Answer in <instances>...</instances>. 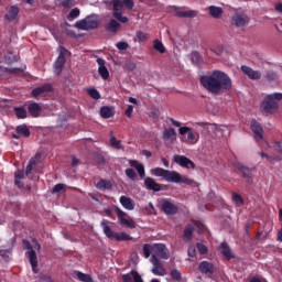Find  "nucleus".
<instances>
[{
    "instance_id": "nucleus-35",
    "label": "nucleus",
    "mask_w": 282,
    "mask_h": 282,
    "mask_svg": "<svg viewBox=\"0 0 282 282\" xmlns=\"http://www.w3.org/2000/svg\"><path fill=\"white\" fill-rule=\"evenodd\" d=\"M112 239H115V241H131L133 237H131L124 231H121V232H115V236Z\"/></svg>"
},
{
    "instance_id": "nucleus-40",
    "label": "nucleus",
    "mask_w": 282,
    "mask_h": 282,
    "mask_svg": "<svg viewBox=\"0 0 282 282\" xmlns=\"http://www.w3.org/2000/svg\"><path fill=\"white\" fill-rule=\"evenodd\" d=\"M17 133H19L20 135H23L24 138H30V129H28V126L22 124V126H18L15 128Z\"/></svg>"
},
{
    "instance_id": "nucleus-22",
    "label": "nucleus",
    "mask_w": 282,
    "mask_h": 282,
    "mask_svg": "<svg viewBox=\"0 0 282 282\" xmlns=\"http://www.w3.org/2000/svg\"><path fill=\"white\" fill-rule=\"evenodd\" d=\"M129 164L132 169H135L138 171V174L141 177V180H144V177H147V172L144 171V164L140 163L137 160H129Z\"/></svg>"
},
{
    "instance_id": "nucleus-56",
    "label": "nucleus",
    "mask_w": 282,
    "mask_h": 282,
    "mask_svg": "<svg viewBox=\"0 0 282 282\" xmlns=\"http://www.w3.org/2000/svg\"><path fill=\"white\" fill-rule=\"evenodd\" d=\"M116 47L120 50L121 52H124L126 50H129V43L127 42H118L116 44Z\"/></svg>"
},
{
    "instance_id": "nucleus-29",
    "label": "nucleus",
    "mask_w": 282,
    "mask_h": 282,
    "mask_svg": "<svg viewBox=\"0 0 282 282\" xmlns=\"http://www.w3.org/2000/svg\"><path fill=\"white\" fill-rule=\"evenodd\" d=\"M175 17H178V19H195V17H197V11L196 10L175 11Z\"/></svg>"
},
{
    "instance_id": "nucleus-49",
    "label": "nucleus",
    "mask_w": 282,
    "mask_h": 282,
    "mask_svg": "<svg viewBox=\"0 0 282 282\" xmlns=\"http://www.w3.org/2000/svg\"><path fill=\"white\" fill-rule=\"evenodd\" d=\"M137 39L139 43H144L145 41H149V34L142 31L137 32Z\"/></svg>"
},
{
    "instance_id": "nucleus-7",
    "label": "nucleus",
    "mask_w": 282,
    "mask_h": 282,
    "mask_svg": "<svg viewBox=\"0 0 282 282\" xmlns=\"http://www.w3.org/2000/svg\"><path fill=\"white\" fill-rule=\"evenodd\" d=\"M234 169H235L236 173H239V175H241V177L245 178L247 184H252V182L254 180V175H253L254 170L253 169H250V167L243 165V163H239V162L234 163Z\"/></svg>"
},
{
    "instance_id": "nucleus-11",
    "label": "nucleus",
    "mask_w": 282,
    "mask_h": 282,
    "mask_svg": "<svg viewBox=\"0 0 282 282\" xmlns=\"http://www.w3.org/2000/svg\"><path fill=\"white\" fill-rule=\"evenodd\" d=\"M115 213L121 226H127V228H135V221L133 220V218H130L129 215H127V213H124L122 209L116 207Z\"/></svg>"
},
{
    "instance_id": "nucleus-33",
    "label": "nucleus",
    "mask_w": 282,
    "mask_h": 282,
    "mask_svg": "<svg viewBox=\"0 0 282 282\" xmlns=\"http://www.w3.org/2000/svg\"><path fill=\"white\" fill-rule=\"evenodd\" d=\"M177 132L173 128L164 129L163 131V140H176Z\"/></svg>"
},
{
    "instance_id": "nucleus-10",
    "label": "nucleus",
    "mask_w": 282,
    "mask_h": 282,
    "mask_svg": "<svg viewBox=\"0 0 282 282\" xmlns=\"http://www.w3.org/2000/svg\"><path fill=\"white\" fill-rule=\"evenodd\" d=\"M152 257H159V259L167 260L171 257V251L164 243H153Z\"/></svg>"
},
{
    "instance_id": "nucleus-50",
    "label": "nucleus",
    "mask_w": 282,
    "mask_h": 282,
    "mask_svg": "<svg viewBox=\"0 0 282 282\" xmlns=\"http://www.w3.org/2000/svg\"><path fill=\"white\" fill-rule=\"evenodd\" d=\"M196 248H197L199 254H208V247H206V245H204L202 242H197Z\"/></svg>"
},
{
    "instance_id": "nucleus-26",
    "label": "nucleus",
    "mask_w": 282,
    "mask_h": 282,
    "mask_svg": "<svg viewBox=\"0 0 282 282\" xmlns=\"http://www.w3.org/2000/svg\"><path fill=\"white\" fill-rule=\"evenodd\" d=\"M119 202L126 210H134L135 209V203H133V199H131L127 196H120Z\"/></svg>"
},
{
    "instance_id": "nucleus-21",
    "label": "nucleus",
    "mask_w": 282,
    "mask_h": 282,
    "mask_svg": "<svg viewBox=\"0 0 282 282\" xmlns=\"http://www.w3.org/2000/svg\"><path fill=\"white\" fill-rule=\"evenodd\" d=\"M52 86L51 84H44L40 87H36L32 90V96L33 98H39V96H43V94H48V91H52Z\"/></svg>"
},
{
    "instance_id": "nucleus-13",
    "label": "nucleus",
    "mask_w": 282,
    "mask_h": 282,
    "mask_svg": "<svg viewBox=\"0 0 282 282\" xmlns=\"http://www.w3.org/2000/svg\"><path fill=\"white\" fill-rule=\"evenodd\" d=\"M173 162L183 169H195V163L184 155L175 154L173 156Z\"/></svg>"
},
{
    "instance_id": "nucleus-37",
    "label": "nucleus",
    "mask_w": 282,
    "mask_h": 282,
    "mask_svg": "<svg viewBox=\"0 0 282 282\" xmlns=\"http://www.w3.org/2000/svg\"><path fill=\"white\" fill-rule=\"evenodd\" d=\"M13 111L19 120H24V118H28V110L23 107H14Z\"/></svg>"
},
{
    "instance_id": "nucleus-4",
    "label": "nucleus",
    "mask_w": 282,
    "mask_h": 282,
    "mask_svg": "<svg viewBox=\"0 0 282 282\" xmlns=\"http://www.w3.org/2000/svg\"><path fill=\"white\" fill-rule=\"evenodd\" d=\"M282 100V93H273L267 95L260 105L262 112L268 115L276 113L279 111V102Z\"/></svg>"
},
{
    "instance_id": "nucleus-14",
    "label": "nucleus",
    "mask_w": 282,
    "mask_h": 282,
    "mask_svg": "<svg viewBox=\"0 0 282 282\" xmlns=\"http://www.w3.org/2000/svg\"><path fill=\"white\" fill-rule=\"evenodd\" d=\"M251 131L254 133L256 142H261L263 140V127L257 120L251 121Z\"/></svg>"
},
{
    "instance_id": "nucleus-46",
    "label": "nucleus",
    "mask_w": 282,
    "mask_h": 282,
    "mask_svg": "<svg viewBox=\"0 0 282 282\" xmlns=\"http://www.w3.org/2000/svg\"><path fill=\"white\" fill-rule=\"evenodd\" d=\"M87 94L93 100H100V93L96 88H88Z\"/></svg>"
},
{
    "instance_id": "nucleus-2",
    "label": "nucleus",
    "mask_w": 282,
    "mask_h": 282,
    "mask_svg": "<svg viewBox=\"0 0 282 282\" xmlns=\"http://www.w3.org/2000/svg\"><path fill=\"white\" fill-rule=\"evenodd\" d=\"M151 174L155 177H163L165 182H173L174 184H193V181L186 176H182L175 171L156 167L151 170Z\"/></svg>"
},
{
    "instance_id": "nucleus-3",
    "label": "nucleus",
    "mask_w": 282,
    "mask_h": 282,
    "mask_svg": "<svg viewBox=\"0 0 282 282\" xmlns=\"http://www.w3.org/2000/svg\"><path fill=\"white\" fill-rule=\"evenodd\" d=\"M107 6H112L113 17L120 23H127L129 18L122 15V8L126 10H133L135 3L133 0H107L105 1Z\"/></svg>"
},
{
    "instance_id": "nucleus-31",
    "label": "nucleus",
    "mask_w": 282,
    "mask_h": 282,
    "mask_svg": "<svg viewBox=\"0 0 282 282\" xmlns=\"http://www.w3.org/2000/svg\"><path fill=\"white\" fill-rule=\"evenodd\" d=\"M3 74H12L13 76H17L18 74H23L22 68H8L0 65V76H3Z\"/></svg>"
},
{
    "instance_id": "nucleus-62",
    "label": "nucleus",
    "mask_w": 282,
    "mask_h": 282,
    "mask_svg": "<svg viewBox=\"0 0 282 282\" xmlns=\"http://www.w3.org/2000/svg\"><path fill=\"white\" fill-rule=\"evenodd\" d=\"M170 122L173 124V127H182V123L173 118L170 119Z\"/></svg>"
},
{
    "instance_id": "nucleus-34",
    "label": "nucleus",
    "mask_w": 282,
    "mask_h": 282,
    "mask_svg": "<svg viewBox=\"0 0 282 282\" xmlns=\"http://www.w3.org/2000/svg\"><path fill=\"white\" fill-rule=\"evenodd\" d=\"M194 230H195V227L193 225H187L184 229L183 240H185L186 242L191 241V239H193Z\"/></svg>"
},
{
    "instance_id": "nucleus-27",
    "label": "nucleus",
    "mask_w": 282,
    "mask_h": 282,
    "mask_svg": "<svg viewBox=\"0 0 282 282\" xmlns=\"http://www.w3.org/2000/svg\"><path fill=\"white\" fill-rule=\"evenodd\" d=\"M248 23V18L243 14L236 13L232 17V24L236 25V28H243Z\"/></svg>"
},
{
    "instance_id": "nucleus-23",
    "label": "nucleus",
    "mask_w": 282,
    "mask_h": 282,
    "mask_svg": "<svg viewBox=\"0 0 282 282\" xmlns=\"http://www.w3.org/2000/svg\"><path fill=\"white\" fill-rule=\"evenodd\" d=\"M97 64L99 65L98 74L104 80L109 79V69L105 66V61L101 57L97 58Z\"/></svg>"
},
{
    "instance_id": "nucleus-52",
    "label": "nucleus",
    "mask_w": 282,
    "mask_h": 282,
    "mask_svg": "<svg viewBox=\"0 0 282 282\" xmlns=\"http://www.w3.org/2000/svg\"><path fill=\"white\" fill-rule=\"evenodd\" d=\"M78 17H80V9L78 8L73 9L68 14V19L70 20L78 19Z\"/></svg>"
},
{
    "instance_id": "nucleus-25",
    "label": "nucleus",
    "mask_w": 282,
    "mask_h": 282,
    "mask_svg": "<svg viewBox=\"0 0 282 282\" xmlns=\"http://www.w3.org/2000/svg\"><path fill=\"white\" fill-rule=\"evenodd\" d=\"M28 111L32 118H39L41 116V111H43V108H41V105L37 102H32L28 106Z\"/></svg>"
},
{
    "instance_id": "nucleus-54",
    "label": "nucleus",
    "mask_w": 282,
    "mask_h": 282,
    "mask_svg": "<svg viewBox=\"0 0 282 282\" xmlns=\"http://www.w3.org/2000/svg\"><path fill=\"white\" fill-rule=\"evenodd\" d=\"M61 6L62 8H74L76 2L74 0H63Z\"/></svg>"
},
{
    "instance_id": "nucleus-20",
    "label": "nucleus",
    "mask_w": 282,
    "mask_h": 282,
    "mask_svg": "<svg viewBox=\"0 0 282 282\" xmlns=\"http://www.w3.org/2000/svg\"><path fill=\"white\" fill-rule=\"evenodd\" d=\"M20 9L17 6H11L4 15V19L9 22L17 21L19 19Z\"/></svg>"
},
{
    "instance_id": "nucleus-45",
    "label": "nucleus",
    "mask_w": 282,
    "mask_h": 282,
    "mask_svg": "<svg viewBox=\"0 0 282 282\" xmlns=\"http://www.w3.org/2000/svg\"><path fill=\"white\" fill-rule=\"evenodd\" d=\"M151 253H153V245H149V243L143 245L144 258L149 259V257H151Z\"/></svg>"
},
{
    "instance_id": "nucleus-42",
    "label": "nucleus",
    "mask_w": 282,
    "mask_h": 282,
    "mask_svg": "<svg viewBox=\"0 0 282 282\" xmlns=\"http://www.w3.org/2000/svg\"><path fill=\"white\" fill-rule=\"evenodd\" d=\"M231 199L236 206H243L245 204L243 197L240 194H237L236 192L232 193Z\"/></svg>"
},
{
    "instance_id": "nucleus-5",
    "label": "nucleus",
    "mask_w": 282,
    "mask_h": 282,
    "mask_svg": "<svg viewBox=\"0 0 282 282\" xmlns=\"http://www.w3.org/2000/svg\"><path fill=\"white\" fill-rule=\"evenodd\" d=\"M178 133L182 135V142H185V144H197L199 142V132L193 131V128L181 127Z\"/></svg>"
},
{
    "instance_id": "nucleus-30",
    "label": "nucleus",
    "mask_w": 282,
    "mask_h": 282,
    "mask_svg": "<svg viewBox=\"0 0 282 282\" xmlns=\"http://www.w3.org/2000/svg\"><path fill=\"white\" fill-rule=\"evenodd\" d=\"M208 10L213 19H221V15L224 14V10L220 7L209 6Z\"/></svg>"
},
{
    "instance_id": "nucleus-12",
    "label": "nucleus",
    "mask_w": 282,
    "mask_h": 282,
    "mask_svg": "<svg viewBox=\"0 0 282 282\" xmlns=\"http://www.w3.org/2000/svg\"><path fill=\"white\" fill-rule=\"evenodd\" d=\"M67 54H72V53H69V51H67V48L61 47L59 55L54 64L55 74L57 76H61V74L63 72V67H65V63H66L65 56H67Z\"/></svg>"
},
{
    "instance_id": "nucleus-38",
    "label": "nucleus",
    "mask_w": 282,
    "mask_h": 282,
    "mask_svg": "<svg viewBox=\"0 0 282 282\" xmlns=\"http://www.w3.org/2000/svg\"><path fill=\"white\" fill-rule=\"evenodd\" d=\"M100 116L101 118H105V120L111 118L113 116V111L109 106H104L100 108Z\"/></svg>"
},
{
    "instance_id": "nucleus-8",
    "label": "nucleus",
    "mask_w": 282,
    "mask_h": 282,
    "mask_svg": "<svg viewBox=\"0 0 282 282\" xmlns=\"http://www.w3.org/2000/svg\"><path fill=\"white\" fill-rule=\"evenodd\" d=\"M75 26L78 30H96V28H98V18L94 15H88L85 19L77 21Z\"/></svg>"
},
{
    "instance_id": "nucleus-43",
    "label": "nucleus",
    "mask_w": 282,
    "mask_h": 282,
    "mask_svg": "<svg viewBox=\"0 0 282 282\" xmlns=\"http://www.w3.org/2000/svg\"><path fill=\"white\" fill-rule=\"evenodd\" d=\"M110 147H112V149H124V147H122V141L116 139L115 135L110 137Z\"/></svg>"
},
{
    "instance_id": "nucleus-18",
    "label": "nucleus",
    "mask_w": 282,
    "mask_h": 282,
    "mask_svg": "<svg viewBox=\"0 0 282 282\" xmlns=\"http://www.w3.org/2000/svg\"><path fill=\"white\" fill-rule=\"evenodd\" d=\"M122 282H144L142 275L135 270H132L129 273H126L121 276Z\"/></svg>"
},
{
    "instance_id": "nucleus-39",
    "label": "nucleus",
    "mask_w": 282,
    "mask_h": 282,
    "mask_svg": "<svg viewBox=\"0 0 282 282\" xmlns=\"http://www.w3.org/2000/svg\"><path fill=\"white\" fill-rule=\"evenodd\" d=\"M153 48L159 52V54H165L166 47H164V44L160 40H154L153 42Z\"/></svg>"
},
{
    "instance_id": "nucleus-36",
    "label": "nucleus",
    "mask_w": 282,
    "mask_h": 282,
    "mask_svg": "<svg viewBox=\"0 0 282 282\" xmlns=\"http://www.w3.org/2000/svg\"><path fill=\"white\" fill-rule=\"evenodd\" d=\"M96 188H98V191H111V181L100 180Z\"/></svg>"
},
{
    "instance_id": "nucleus-61",
    "label": "nucleus",
    "mask_w": 282,
    "mask_h": 282,
    "mask_svg": "<svg viewBox=\"0 0 282 282\" xmlns=\"http://www.w3.org/2000/svg\"><path fill=\"white\" fill-rule=\"evenodd\" d=\"M273 147H274V151H275L276 153H281V151H282L281 142L275 141Z\"/></svg>"
},
{
    "instance_id": "nucleus-32",
    "label": "nucleus",
    "mask_w": 282,
    "mask_h": 282,
    "mask_svg": "<svg viewBox=\"0 0 282 282\" xmlns=\"http://www.w3.org/2000/svg\"><path fill=\"white\" fill-rule=\"evenodd\" d=\"M107 32H111V34H116L120 28V23L116 21L115 19H111L108 24L105 25Z\"/></svg>"
},
{
    "instance_id": "nucleus-9",
    "label": "nucleus",
    "mask_w": 282,
    "mask_h": 282,
    "mask_svg": "<svg viewBox=\"0 0 282 282\" xmlns=\"http://www.w3.org/2000/svg\"><path fill=\"white\" fill-rule=\"evenodd\" d=\"M150 262L153 265L151 272L154 276H166V269L164 268V264H162V261H160V258L151 256Z\"/></svg>"
},
{
    "instance_id": "nucleus-6",
    "label": "nucleus",
    "mask_w": 282,
    "mask_h": 282,
    "mask_svg": "<svg viewBox=\"0 0 282 282\" xmlns=\"http://www.w3.org/2000/svg\"><path fill=\"white\" fill-rule=\"evenodd\" d=\"M24 249L26 251L28 259L31 263L32 271L34 274L39 273V258L36 257V251H34V248L32 247V243L28 240H23Z\"/></svg>"
},
{
    "instance_id": "nucleus-64",
    "label": "nucleus",
    "mask_w": 282,
    "mask_h": 282,
    "mask_svg": "<svg viewBox=\"0 0 282 282\" xmlns=\"http://www.w3.org/2000/svg\"><path fill=\"white\" fill-rule=\"evenodd\" d=\"M278 241H282V224H281V229L278 232Z\"/></svg>"
},
{
    "instance_id": "nucleus-16",
    "label": "nucleus",
    "mask_w": 282,
    "mask_h": 282,
    "mask_svg": "<svg viewBox=\"0 0 282 282\" xmlns=\"http://www.w3.org/2000/svg\"><path fill=\"white\" fill-rule=\"evenodd\" d=\"M144 186L148 191H153V193H160L162 191V184L155 182L151 176L144 178Z\"/></svg>"
},
{
    "instance_id": "nucleus-28",
    "label": "nucleus",
    "mask_w": 282,
    "mask_h": 282,
    "mask_svg": "<svg viewBox=\"0 0 282 282\" xmlns=\"http://www.w3.org/2000/svg\"><path fill=\"white\" fill-rule=\"evenodd\" d=\"M100 226L106 237L108 239H113V237L116 236V232H113V229H111V227L109 226V220H102Z\"/></svg>"
},
{
    "instance_id": "nucleus-55",
    "label": "nucleus",
    "mask_w": 282,
    "mask_h": 282,
    "mask_svg": "<svg viewBox=\"0 0 282 282\" xmlns=\"http://www.w3.org/2000/svg\"><path fill=\"white\" fill-rule=\"evenodd\" d=\"M188 257L195 258L197 256V249L195 248V245H191L187 249Z\"/></svg>"
},
{
    "instance_id": "nucleus-1",
    "label": "nucleus",
    "mask_w": 282,
    "mask_h": 282,
    "mask_svg": "<svg viewBox=\"0 0 282 282\" xmlns=\"http://www.w3.org/2000/svg\"><path fill=\"white\" fill-rule=\"evenodd\" d=\"M200 85L210 94H219L232 89V79L221 70H214L212 75L200 77Z\"/></svg>"
},
{
    "instance_id": "nucleus-58",
    "label": "nucleus",
    "mask_w": 282,
    "mask_h": 282,
    "mask_svg": "<svg viewBox=\"0 0 282 282\" xmlns=\"http://www.w3.org/2000/svg\"><path fill=\"white\" fill-rule=\"evenodd\" d=\"M209 52L216 54V56H221V54H224V47L218 46L217 48H210Z\"/></svg>"
},
{
    "instance_id": "nucleus-48",
    "label": "nucleus",
    "mask_w": 282,
    "mask_h": 282,
    "mask_svg": "<svg viewBox=\"0 0 282 282\" xmlns=\"http://www.w3.org/2000/svg\"><path fill=\"white\" fill-rule=\"evenodd\" d=\"M191 58H192V62L195 63L196 65L198 63H202V54H199V52H197V51L192 52Z\"/></svg>"
},
{
    "instance_id": "nucleus-53",
    "label": "nucleus",
    "mask_w": 282,
    "mask_h": 282,
    "mask_svg": "<svg viewBox=\"0 0 282 282\" xmlns=\"http://www.w3.org/2000/svg\"><path fill=\"white\" fill-rule=\"evenodd\" d=\"M276 78H279V76H278L276 73H274V72H269V73H267V75H265V79H267L269 83H274V80H276Z\"/></svg>"
},
{
    "instance_id": "nucleus-24",
    "label": "nucleus",
    "mask_w": 282,
    "mask_h": 282,
    "mask_svg": "<svg viewBox=\"0 0 282 282\" xmlns=\"http://www.w3.org/2000/svg\"><path fill=\"white\" fill-rule=\"evenodd\" d=\"M198 270L202 274H213L215 272V265L208 261H203L199 263Z\"/></svg>"
},
{
    "instance_id": "nucleus-59",
    "label": "nucleus",
    "mask_w": 282,
    "mask_h": 282,
    "mask_svg": "<svg viewBox=\"0 0 282 282\" xmlns=\"http://www.w3.org/2000/svg\"><path fill=\"white\" fill-rule=\"evenodd\" d=\"M14 177H15V180H23V177H25V173L20 170L14 173Z\"/></svg>"
},
{
    "instance_id": "nucleus-19",
    "label": "nucleus",
    "mask_w": 282,
    "mask_h": 282,
    "mask_svg": "<svg viewBox=\"0 0 282 282\" xmlns=\"http://www.w3.org/2000/svg\"><path fill=\"white\" fill-rule=\"evenodd\" d=\"M218 250L227 261L235 259V253H232V249H230V246H228L227 242H221Z\"/></svg>"
},
{
    "instance_id": "nucleus-44",
    "label": "nucleus",
    "mask_w": 282,
    "mask_h": 282,
    "mask_svg": "<svg viewBox=\"0 0 282 282\" xmlns=\"http://www.w3.org/2000/svg\"><path fill=\"white\" fill-rule=\"evenodd\" d=\"M35 165H36V160L35 159H31L29 161V164H28L26 170H25L26 177H30V175H32V171H33Z\"/></svg>"
},
{
    "instance_id": "nucleus-60",
    "label": "nucleus",
    "mask_w": 282,
    "mask_h": 282,
    "mask_svg": "<svg viewBox=\"0 0 282 282\" xmlns=\"http://www.w3.org/2000/svg\"><path fill=\"white\" fill-rule=\"evenodd\" d=\"M132 113H133V107L129 105L128 108L126 109V116L128 118H131Z\"/></svg>"
},
{
    "instance_id": "nucleus-47",
    "label": "nucleus",
    "mask_w": 282,
    "mask_h": 282,
    "mask_svg": "<svg viewBox=\"0 0 282 282\" xmlns=\"http://www.w3.org/2000/svg\"><path fill=\"white\" fill-rule=\"evenodd\" d=\"M170 276H171L172 281H182V272H180V270H177V269H173L170 272Z\"/></svg>"
},
{
    "instance_id": "nucleus-51",
    "label": "nucleus",
    "mask_w": 282,
    "mask_h": 282,
    "mask_svg": "<svg viewBox=\"0 0 282 282\" xmlns=\"http://www.w3.org/2000/svg\"><path fill=\"white\" fill-rule=\"evenodd\" d=\"M126 175L129 180H132V181H135V178L138 177V174L135 173V170H133V169H127Z\"/></svg>"
},
{
    "instance_id": "nucleus-15",
    "label": "nucleus",
    "mask_w": 282,
    "mask_h": 282,
    "mask_svg": "<svg viewBox=\"0 0 282 282\" xmlns=\"http://www.w3.org/2000/svg\"><path fill=\"white\" fill-rule=\"evenodd\" d=\"M161 209L165 215H177V213H180V207L169 200L162 202Z\"/></svg>"
},
{
    "instance_id": "nucleus-63",
    "label": "nucleus",
    "mask_w": 282,
    "mask_h": 282,
    "mask_svg": "<svg viewBox=\"0 0 282 282\" xmlns=\"http://www.w3.org/2000/svg\"><path fill=\"white\" fill-rule=\"evenodd\" d=\"M142 155H144L145 158H151L153 154L149 150H143Z\"/></svg>"
},
{
    "instance_id": "nucleus-17",
    "label": "nucleus",
    "mask_w": 282,
    "mask_h": 282,
    "mask_svg": "<svg viewBox=\"0 0 282 282\" xmlns=\"http://www.w3.org/2000/svg\"><path fill=\"white\" fill-rule=\"evenodd\" d=\"M241 72L251 80H261V72L254 70L247 65L241 66Z\"/></svg>"
},
{
    "instance_id": "nucleus-41",
    "label": "nucleus",
    "mask_w": 282,
    "mask_h": 282,
    "mask_svg": "<svg viewBox=\"0 0 282 282\" xmlns=\"http://www.w3.org/2000/svg\"><path fill=\"white\" fill-rule=\"evenodd\" d=\"M76 276L79 281L82 282H94V279L91 278V275L87 274V273H83L80 271H78L76 273Z\"/></svg>"
},
{
    "instance_id": "nucleus-57",
    "label": "nucleus",
    "mask_w": 282,
    "mask_h": 282,
    "mask_svg": "<svg viewBox=\"0 0 282 282\" xmlns=\"http://www.w3.org/2000/svg\"><path fill=\"white\" fill-rule=\"evenodd\" d=\"M65 184L58 183L53 187V193H61L62 191H65Z\"/></svg>"
}]
</instances>
